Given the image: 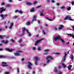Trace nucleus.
Masks as SVG:
<instances>
[{
	"label": "nucleus",
	"mask_w": 74,
	"mask_h": 74,
	"mask_svg": "<svg viewBox=\"0 0 74 74\" xmlns=\"http://www.w3.org/2000/svg\"><path fill=\"white\" fill-rule=\"evenodd\" d=\"M27 65L28 69H32V66H33V63L29 61H28V62Z\"/></svg>",
	"instance_id": "1"
},
{
	"label": "nucleus",
	"mask_w": 74,
	"mask_h": 74,
	"mask_svg": "<svg viewBox=\"0 0 74 74\" xmlns=\"http://www.w3.org/2000/svg\"><path fill=\"white\" fill-rule=\"evenodd\" d=\"M66 56L67 54H66V53H64V57H63L62 60H61L62 63H63L64 62V61L66 60Z\"/></svg>",
	"instance_id": "2"
},
{
	"label": "nucleus",
	"mask_w": 74,
	"mask_h": 74,
	"mask_svg": "<svg viewBox=\"0 0 74 74\" xmlns=\"http://www.w3.org/2000/svg\"><path fill=\"white\" fill-rule=\"evenodd\" d=\"M61 38L59 36H56L54 38V40L55 41H57L58 40H60Z\"/></svg>",
	"instance_id": "3"
},
{
	"label": "nucleus",
	"mask_w": 74,
	"mask_h": 74,
	"mask_svg": "<svg viewBox=\"0 0 74 74\" xmlns=\"http://www.w3.org/2000/svg\"><path fill=\"white\" fill-rule=\"evenodd\" d=\"M68 18H69V20L71 21H74V19L71 18V16H66L64 18V20H66V19H67Z\"/></svg>",
	"instance_id": "4"
},
{
	"label": "nucleus",
	"mask_w": 74,
	"mask_h": 74,
	"mask_svg": "<svg viewBox=\"0 0 74 74\" xmlns=\"http://www.w3.org/2000/svg\"><path fill=\"white\" fill-rule=\"evenodd\" d=\"M43 40V39H40L39 40H37L35 42V43L34 44V45L36 46V45H37L38 44V43L40 42H41V41H42Z\"/></svg>",
	"instance_id": "5"
},
{
	"label": "nucleus",
	"mask_w": 74,
	"mask_h": 74,
	"mask_svg": "<svg viewBox=\"0 0 74 74\" xmlns=\"http://www.w3.org/2000/svg\"><path fill=\"white\" fill-rule=\"evenodd\" d=\"M5 8H4V7H2L0 8V14H1L3 11H5Z\"/></svg>",
	"instance_id": "6"
},
{
	"label": "nucleus",
	"mask_w": 74,
	"mask_h": 74,
	"mask_svg": "<svg viewBox=\"0 0 74 74\" xmlns=\"http://www.w3.org/2000/svg\"><path fill=\"white\" fill-rule=\"evenodd\" d=\"M15 13H16L17 12H18L19 14H23V12L21 10H16L15 11Z\"/></svg>",
	"instance_id": "7"
},
{
	"label": "nucleus",
	"mask_w": 74,
	"mask_h": 74,
	"mask_svg": "<svg viewBox=\"0 0 74 74\" xmlns=\"http://www.w3.org/2000/svg\"><path fill=\"white\" fill-rule=\"evenodd\" d=\"M64 27V26L62 25H59V27L58 28V30H62L63 29V28Z\"/></svg>",
	"instance_id": "8"
},
{
	"label": "nucleus",
	"mask_w": 74,
	"mask_h": 74,
	"mask_svg": "<svg viewBox=\"0 0 74 74\" xmlns=\"http://www.w3.org/2000/svg\"><path fill=\"white\" fill-rule=\"evenodd\" d=\"M33 19L32 21V22H34V21H36V16H34L33 17Z\"/></svg>",
	"instance_id": "9"
},
{
	"label": "nucleus",
	"mask_w": 74,
	"mask_h": 74,
	"mask_svg": "<svg viewBox=\"0 0 74 74\" xmlns=\"http://www.w3.org/2000/svg\"><path fill=\"white\" fill-rule=\"evenodd\" d=\"M40 16H44V14H43V10H42L40 12Z\"/></svg>",
	"instance_id": "10"
},
{
	"label": "nucleus",
	"mask_w": 74,
	"mask_h": 74,
	"mask_svg": "<svg viewBox=\"0 0 74 74\" xmlns=\"http://www.w3.org/2000/svg\"><path fill=\"white\" fill-rule=\"evenodd\" d=\"M35 11L36 10H35V9H34V8H33L30 10V12H35Z\"/></svg>",
	"instance_id": "11"
},
{
	"label": "nucleus",
	"mask_w": 74,
	"mask_h": 74,
	"mask_svg": "<svg viewBox=\"0 0 74 74\" xmlns=\"http://www.w3.org/2000/svg\"><path fill=\"white\" fill-rule=\"evenodd\" d=\"M67 34V35H68V36H70V37H72V38H74V35L72 34Z\"/></svg>",
	"instance_id": "12"
},
{
	"label": "nucleus",
	"mask_w": 74,
	"mask_h": 74,
	"mask_svg": "<svg viewBox=\"0 0 74 74\" xmlns=\"http://www.w3.org/2000/svg\"><path fill=\"white\" fill-rule=\"evenodd\" d=\"M2 42L4 44H8V40H6V41H5L4 40H2Z\"/></svg>",
	"instance_id": "13"
},
{
	"label": "nucleus",
	"mask_w": 74,
	"mask_h": 74,
	"mask_svg": "<svg viewBox=\"0 0 74 74\" xmlns=\"http://www.w3.org/2000/svg\"><path fill=\"white\" fill-rule=\"evenodd\" d=\"M53 59V58L51 56H49L47 57V58H46V60H48V59Z\"/></svg>",
	"instance_id": "14"
},
{
	"label": "nucleus",
	"mask_w": 74,
	"mask_h": 74,
	"mask_svg": "<svg viewBox=\"0 0 74 74\" xmlns=\"http://www.w3.org/2000/svg\"><path fill=\"white\" fill-rule=\"evenodd\" d=\"M7 49L9 52H12L13 51H15L14 49Z\"/></svg>",
	"instance_id": "15"
},
{
	"label": "nucleus",
	"mask_w": 74,
	"mask_h": 74,
	"mask_svg": "<svg viewBox=\"0 0 74 74\" xmlns=\"http://www.w3.org/2000/svg\"><path fill=\"white\" fill-rule=\"evenodd\" d=\"M0 16L2 18V19H4V15L3 14H1L0 15Z\"/></svg>",
	"instance_id": "16"
},
{
	"label": "nucleus",
	"mask_w": 74,
	"mask_h": 74,
	"mask_svg": "<svg viewBox=\"0 0 74 74\" xmlns=\"http://www.w3.org/2000/svg\"><path fill=\"white\" fill-rule=\"evenodd\" d=\"M61 65L62 66V67H63L64 68H66V66L63 63H62Z\"/></svg>",
	"instance_id": "17"
},
{
	"label": "nucleus",
	"mask_w": 74,
	"mask_h": 74,
	"mask_svg": "<svg viewBox=\"0 0 74 74\" xmlns=\"http://www.w3.org/2000/svg\"><path fill=\"white\" fill-rule=\"evenodd\" d=\"M25 30H26V28L25 27H23L22 28V32L23 34H24V32L25 31Z\"/></svg>",
	"instance_id": "18"
},
{
	"label": "nucleus",
	"mask_w": 74,
	"mask_h": 74,
	"mask_svg": "<svg viewBox=\"0 0 74 74\" xmlns=\"http://www.w3.org/2000/svg\"><path fill=\"white\" fill-rule=\"evenodd\" d=\"M26 31L27 33H28V34L29 36V37H30V36H31V34H30V33H29V31H28V30L27 29L26 30Z\"/></svg>",
	"instance_id": "19"
},
{
	"label": "nucleus",
	"mask_w": 74,
	"mask_h": 74,
	"mask_svg": "<svg viewBox=\"0 0 74 74\" xmlns=\"http://www.w3.org/2000/svg\"><path fill=\"white\" fill-rule=\"evenodd\" d=\"M70 58L72 60H73V59H74V56H73V55H70Z\"/></svg>",
	"instance_id": "20"
},
{
	"label": "nucleus",
	"mask_w": 74,
	"mask_h": 74,
	"mask_svg": "<svg viewBox=\"0 0 74 74\" xmlns=\"http://www.w3.org/2000/svg\"><path fill=\"white\" fill-rule=\"evenodd\" d=\"M14 55L15 56H20V54L17 53H14Z\"/></svg>",
	"instance_id": "21"
},
{
	"label": "nucleus",
	"mask_w": 74,
	"mask_h": 74,
	"mask_svg": "<svg viewBox=\"0 0 74 74\" xmlns=\"http://www.w3.org/2000/svg\"><path fill=\"white\" fill-rule=\"evenodd\" d=\"M72 67V65H69L68 67V69L69 70H70V69H71V68Z\"/></svg>",
	"instance_id": "22"
},
{
	"label": "nucleus",
	"mask_w": 74,
	"mask_h": 74,
	"mask_svg": "<svg viewBox=\"0 0 74 74\" xmlns=\"http://www.w3.org/2000/svg\"><path fill=\"white\" fill-rule=\"evenodd\" d=\"M26 4L27 5H32V3L30 2H27L26 3Z\"/></svg>",
	"instance_id": "23"
},
{
	"label": "nucleus",
	"mask_w": 74,
	"mask_h": 74,
	"mask_svg": "<svg viewBox=\"0 0 74 74\" xmlns=\"http://www.w3.org/2000/svg\"><path fill=\"white\" fill-rule=\"evenodd\" d=\"M30 24V22H28L26 23V25L27 26H29Z\"/></svg>",
	"instance_id": "24"
},
{
	"label": "nucleus",
	"mask_w": 74,
	"mask_h": 74,
	"mask_svg": "<svg viewBox=\"0 0 74 74\" xmlns=\"http://www.w3.org/2000/svg\"><path fill=\"white\" fill-rule=\"evenodd\" d=\"M49 51V49H46L45 50V52H48Z\"/></svg>",
	"instance_id": "25"
},
{
	"label": "nucleus",
	"mask_w": 74,
	"mask_h": 74,
	"mask_svg": "<svg viewBox=\"0 0 74 74\" xmlns=\"http://www.w3.org/2000/svg\"><path fill=\"white\" fill-rule=\"evenodd\" d=\"M35 59H36V61H37V60H38L39 59V58L38 57H36L35 58Z\"/></svg>",
	"instance_id": "26"
},
{
	"label": "nucleus",
	"mask_w": 74,
	"mask_h": 74,
	"mask_svg": "<svg viewBox=\"0 0 74 74\" xmlns=\"http://www.w3.org/2000/svg\"><path fill=\"white\" fill-rule=\"evenodd\" d=\"M32 49L33 51H35V50L36 49V47H33L32 48Z\"/></svg>",
	"instance_id": "27"
},
{
	"label": "nucleus",
	"mask_w": 74,
	"mask_h": 74,
	"mask_svg": "<svg viewBox=\"0 0 74 74\" xmlns=\"http://www.w3.org/2000/svg\"><path fill=\"white\" fill-rule=\"evenodd\" d=\"M13 25H14V23H11L10 24V26L12 27V26H13Z\"/></svg>",
	"instance_id": "28"
},
{
	"label": "nucleus",
	"mask_w": 74,
	"mask_h": 74,
	"mask_svg": "<svg viewBox=\"0 0 74 74\" xmlns=\"http://www.w3.org/2000/svg\"><path fill=\"white\" fill-rule=\"evenodd\" d=\"M71 10V7H68V8H67V10L68 11H70V10Z\"/></svg>",
	"instance_id": "29"
},
{
	"label": "nucleus",
	"mask_w": 74,
	"mask_h": 74,
	"mask_svg": "<svg viewBox=\"0 0 74 74\" xmlns=\"http://www.w3.org/2000/svg\"><path fill=\"white\" fill-rule=\"evenodd\" d=\"M64 8H65V7L64 6H61L60 7V9H64Z\"/></svg>",
	"instance_id": "30"
},
{
	"label": "nucleus",
	"mask_w": 74,
	"mask_h": 74,
	"mask_svg": "<svg viewBox=\"0 0 74 74\" xmlns=\"http://www.w3.org/2000/svg\"><path fill=\"white\" fill-rule=\"evenodd\" d=\"M54 71L55 72H57V69H56V67H54Z\"/></svg>",
	"instance_id": "31"
},
{
	"label": "nucleus",
	"mask_w": 74,
	"mask_h": 74,
	"mask_svg": "<svg viewBox=\"0 0 74 74\" xmlns=\"http://www.w3.org/2000/svg\"><path fill=\"white\" fill-rule=\"evenodd\" d=\"M22 51L21 50H18L16 51V52L17 53H21V52H22Z\"/></svg>",
	"instance_id": "32"
},
{
	"label": "nucleus",
	"mask_w": 74,
	"mask_h": 74,
	"mask_svg": "<svg viewBox=\"0 0 74 74\" xmlns=\"http://www.w3.org/2000/svg\"><path fill=\"white\" fill-rule=\"evenodd\" d=\"M53 30H55L56 31V30H58V29L57 28V27H54L53 28Z\"/></svg>",
	"instance_id": "33"
},
{
	"label": "nucleus",
	"mask_w": 74,
	"mask_h": 74,
	"mask_svg": "<svg viewBox=\"0 0 74 74\" xmlns=\"http://www.w3.org/2000/svg\"><path fill=\"white\" fill-rule=\"evenodd\" d=\"M37 49L38 50V51H40L41 50V47H38Z\"/></svg>",
	"instance_id": "34"
},
{
	"label": "nucleus",
	"mask_w": 74,
	"mask_h": 74,
	"mask_svg": "<svg viewBox=\"0 0 74 74\" xmlns=\"http://www.w3.org/2000/svg\"><path fill=\"white\" fill-rule=\"evenodd\" d=\"M22 42V39H20L18 40V42H19V43H20V42Z\"/></svg>",
	"instance_id": "35"
},
{
	"label": "nucleus",
	"mask_w": 74,
	"mask_h": 74,
	"mask_svg": "<svg viewBox=\"0 0 74 74\" xmlns=\"http://www.w3.org/2000/svg\"><path fill=\"white\" fill-rule=\"evenodd\" d=\"M42 32L43 34L44 35H45V31H44V30L42 31Z\"/></svg>",
	"instance_id": "36"
},
{
	"label": "nucleus",
	"mask_w": 74,
	"mask_h": 74,
	"mask_svg": "<svg viewBox=\"0 0 74 74\" xmlns=\"http://www.w3.org/2000/svg\"><path fill=\"white\" fill-rule=\"evenodd\" d=\"M1 66H2V67H5V66H8V65L6 64H2Z\"/></svg>",
	"instance_id": "37"
},
{
	"label": "nucleus",
	"mask_w": 74,
	"mask_h": 74,
	"mask_svg": "<svg viewBox=\"0 0 74 74\" xmlns=\"http://www.w3.org/2000/svg\"><path fill=\"white\" fill-rule=\"evenodd\" d=\"M10 40L11 41V42H14L15 41V40H13V39H11Z\"/></svg>",
	"instance_id": "38"
},
{
	"label": "nucleus",
	"mask_w": 74,
	"mask_h": 74,
	"mask_svg": "<svg viewBox=\"0 0 74 74\" xmlns=\"http://www.w3.org/2000/svg\"><path fill=\"white\" fill-rule=\"evenodd\" d=\"M41 7V5H40L39 6H37L36 7V8H40Z\"/></svg>",
	"instance_id": "39"
},
{
	"label": "nucleus",
	"mask_w": 74,
	"mask_h": 74,
	"mask_svg": "<svg viewBox=\"0 0 74 74\" xmlns=\"http://www.w3.org/2000/svg\"><path fill=\"white\" fill-rule=\"evenodd\" d=\"M1 64H7V63L2 62H1Z\"/></svg>",
	"instance_id": "40"
},
{
	"label": "nucleus",
	"mask_w": 74,
	"mask_h": 74,
	"mask_svg": "<svg viewBox=\"0 0 74 74\" xmlns=\"http://www.w3.org/2000/svg\"><path fill=\"white\" fill-rule=\"evenodd\" d=\"M46 18L48 19V20L49 21H53V20L50 19L49 18Z\"/></svg>",
	"instance_id": "41"
},
{
	"label": "nucleus",
	"mask_w": 74,
	"mask_h": 74,
	"mask_svg": "<svg viewBox=\"0 0 74 74\" xmlns=\"http://www.w3.org/2000/svg\"><path fill=\"white\" fill-rule=\"evenodd\" d=\"M38 63H37V61H36L35 62V65H37V64H38Z\"/></svg>",
	"instance_id": "42"
},
{
	"label": "nucleus",
	"mask_w": 74,
	"mask_h": 74,
	"mask_svg": "<svg viewBox=\"0 0 74 74\" xmlns=\"http://www.w3.org/2000/svg\"><path fill=\"white\" fill-rule=\"evenodd\" d=\"M58 69H62V66L60 65H59L58 66Z\"/></svg>",
	"instance_id": "43"
},
{
	"label": "nucleus",
	"mask_w": 74,
	"mask_h": 74,
	"mask_svg": "<svg viewBox=\"0 0 74 74\" xmlns=\"http://www.w3.org/2000/svg\"><path fill=\"white\" fill-rule=\"evenodd\" d=\"M50 60H47V62H46V63L47 64H48L49 63V62H50Z\"/></svg>",
	"instance_id": "44"
},
{
	"label": "nucleus",
	"mask_w": 74,
	"mask_h": 74,
	"mask_svg": "<svg viewBox=\"0 0 74 74\" xmlns=\"http://www.w3.org/2000/svg\"><path fill=\"white\" fill-rule=\"evenodd\" d=\"M37 3V2L36 1H34V5H35V4H36Z\"/></svg>",
	"instance_id": "45"
},
{
	"label": "nucleus",
	"mask_w": 74,
	"mask_h": 74,
	"mask_svg": "<svg viewBox=\"0 0 74 74\" xmlns=\"http://www.w3.org/2000/svg\"><path fill=\"white\" fill-rule=\"evenodd\" d=\"M25 60V59L23 58H22L21 60V62H23Z\"/></svg>",
	"instance_id": "46"
},
{
	"label": "nucleus",
	"mask_w": 74,
	"mask_h": 74,
	"mask_svg": "<svg viewBox=\"0 0 74 74\" xmlns=\"http://www.w3.org/2000/svg\"><path fill=\"white\" fill-rule=\"evenodd\" d=\"M3 36H2L0 35V38L1 39H3Z\"/></svg>",
	"instance_id": "47"
},
{
	"label": "nucleus",
	"mask_w": 74,
	"mask_h": 74,
	"mask_svg": "<svg viewBox=\"0 0 74 74\" xmlns=\"http://www.w3.org/2000/svg\"><path fill=\"white\" fill-rule=\"evenodd\" d=\"M7 16H8V14H5L4 15V18H5V17H6Z\"/></svg>",
	"instance_id": "48"
},
{
	"label": "nucleus",
	"mask_w": 74,
	"mask_h": 74,
	"mask_svg": "<svg viewBox=\"0 0 74 74\" xmlns=\"http://www.w3.org/2000/svg\"><path fill=\"white\" fill-rule=\"evenodd\" d=\"M5 74H9V72H6L5 73Z\"/></svg>",
	"instance_id": "49"
},
{
	"label": "nucleus",
	"mask_w": 74,
	"mask_h": 74,
	"mask_svg": "<svg viewBox=\"0 0 74 74\" xmlns=\"http://www.w3.org/2000/svg\"><path fill=\"white\" fill-rule=\"evenodd\" d=\"M11 6V5L8 4L6 5V7H10Z\"/></svg>",
	"instance_id": "50"
},
{
	"label": "nucleus",
	"mask_w": 74,
	"mask_h": 74,
	"mask_svg": "<svg viewBox=\"0 0 74 74\" xmlns=\"http://www.w3.org/2000/svg\"><path fill=\"white\" fill-rule=\"evenodd\" d=\"M17 71L18 72V73H19V68H17Z\"/></svg>",
	"instance_id": "51"
},
{
	"label": "nucleus",
	"mask_w": 74,
	"mask_h": 74,
	"mask_svg": "<svg viewBox=\"0 0 74 74\" xmlns=\"http://www.w3.org/2000/svg\"><path fill=\"white\" fill-rule=\"evenodd\" d=\"M60 40H61V41L62 42H64V40L61 39H60Z\"/></svg>",
	"instance_id": "52"
},
{
	"label": "nucleus",
	"mask_w": 74,
	"mask_h": 74,
	"mask_svg": "<svg viewBox=\"0 0 74 74\" xmlns=\"http://www.w3.org/2000/svg\"><path fill=\"white\" fill-rule=\"evenodd\" d=\"M51 1V3H54L55 2V1L53 0Z\"/></svg>",
	"instance_id": "53"
},
{
	"label": "nucleus",
	"mask_w": 74,
	"mask_h": 74,
	"mask_svg": "<svg viewBox=\"0 0 74 74\" xmlns=\"http://www.w3.org/2000/svg\"><path fill=\"white\" fill-rule=\"evenodd\" d=\"M12 28V27L11 26H10V27H9V29H11Z\"/></svg>",
	"instance_id": "54"
},
{
	"label": "nucleus",
	"mask_w": 74,
	"mask_h": 74,
	"mask_svg": "<svg viewBox=\"0 0 74 74\" xmlns=\"http://www.w3.org/2000/svg\"><path fill=\"white\" fill-rule=\"evenodd\" d=\"M5 4V3H1V5H4Z\"/></svg>",
	"instance_id": "55"
},
{
	"label": "nucleus",
	"mask_w": 74,
	"mask_h": 74,
	"mask_svg": "<svg viewBox=\"0 0 74 74\" xmlns=\"http://www.w3.org/2000/svg\"><path fill=\"white\" fill-rule=\"evenodd\" d=\"M71 4H72V5H74V1L72 2V3H71Z\"/></svg>",
	"instance_id": "56"
},
{
	"label": "nucleus",
	"mask_w": 74,
	"mask_h": 74,
	"mask_svg": "<svg viewBox=\"0 0 74 74\" xmlns=\"http://www.w3.org/2000/svg\"><path fill=\"white\" fill-rule=\"evenodd\" d=\"M59 4H60V3H56V5H58V6H59Z\"/></svg>",
	"instance_id": "57"
},
{
	"label": "nucleus",
	"mask_w": 74,
	"mask_h": 74,
	"mask_svg": "<svg viewBox=\"0 0 74 74\" xmlns=\"http://www.w3.org/2000/svg\"><path fill=\"white\" fill-rule=\"evenodd\" d=\"M62 74V73L61 71H60L58 73V74Z\"/></svg>",
	"instance_id": "58"
},
{
	"label": "nucleus",
	"mask_w": 74,
	"mask_h": 74,
	"mask_svg": "<svg viewBox=\"0 0 74 74\" xmlns=\"http://www.w3.org/2000/svg\"><path fill=\"white\" fill-rule=\"evenodd\" d=\"M18 16H14V18H18Z\"/></svg>",
	"instance_id": "59"
},
{
	"label": "nucleus",
	"mask_w": 74,
	"mask_h": 74,
	"mask_svg": "<svg viewBox=\"0 0 74 74\" xmlns=\"http://www.w3.org/2000/svg\"><path fill=\"white\" fill-rule=\"evenodd\" d=\"M8 27V26H5V29H7Z\"/></svg>",
	"instance_id": "60"
},
{
	"label": "nucleus",
	"mask_w": 74,
	"mask_h": 74,
	"mask_svg": "<svg viewBox=\"0 0 74 74\" xmlns=\"http://www.w3.org/2000/svg\"><path fill=\"white\" fill-rule=\"evenodd\" d=\"M48 52L45 53L44 54V55H48Z\"/></svg>",
	"instance_id": "61"
},
{
	"label": "nucleus",
	"mask_w": 74,
	"mask_h": 74,
	"mask_svg": "<svg viewBox=\"0 0 74 74\" xmlns=\"http://www.w3.org/2000/svg\"><path fill=\"white\" fill-rule=\"evenodd\" d=\"M72 27L73 29L74 30V25L72 26H71Z\"/></svg>",
	"instance_id": "62"
},
{
	"label": "nucleus",
	"mask_w": 74,
	"mask_h": 74,
	"mask_svg": "<svg viewBox=\"0 0 74 74\" xmlns=\"http://www.w3.org/2000/svg\"><path fill=\"white\" fill-rule=\"evenodd\" d=\"M9 2L11 3V2H12V0H9Z\"/></svg>",
	"instance_id": "63"
},
{
	"label": "nucleus",
	"mask_w": 74,
	"mask_h": 74,
	"mask_svg": "<svg viewBox=\"0 0 74 74\" xmlns=\"http://www.w3.org/2000/svg\"><path fill=\"white\" fill-rule=\"evenodd\" d=\"M46 64H43V66L44 67H45V66L46 65Z\"/></svg>",
	"instance_id": "64"
}]
</instances>
